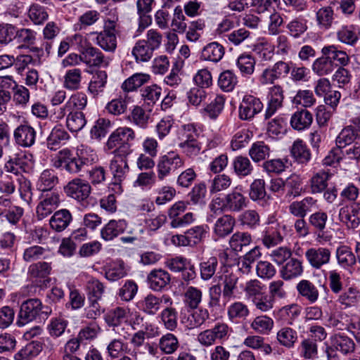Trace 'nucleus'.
<instances>
[{
	"label": "nucleus",
	"instance_id": "1",
	"mask_svg": "<svg viewBox=\"0 0 360 360\" xmlns=\"http://www.w3.org/2000/svg\"><path fill=\"white\" fill-rule=\"evenodd\" d=\"M96 161L94 150L85 148L78 149L75 155L68 148L60 150L55 159L53 166L65 169L70 174H77L85 171Z\"/></svg>",
	"mask_w": 360,
	"mask_h": 360
},
{
	"label": "nucleus",
	"instance_id": "2",
	"mask_svg": "<svg viewBox=\"0 0 360 360\" xmlns=\"http://www.w3.org/2000/svg\"><path fill=\"white\" fill-rule=\"evenodd\" d=\"M51 312V308L44 305L39 299L30 298L20 304L16 323L23 326L32 321L39 323L46 320Z\"/></svg>",
	"mask_w": 360,
	"mask_h": 360
},
{
	"label": "nucleus",
	"instance_id": "3",
	"mask_svg": "<svg viewBox=\"0 0 360 360\" xmlns=\"http://www.w3.org/2000/svg\"><path fill=\"white\" fill-rule=\"evenodd\" d=\"M135 139L134 130L129 127H119L108 137L105 147L108 150H113L114 154L128 155L131 153V142Z\"/></svg>",
	"mask_w": 360,
	"mask_h": 360
},
{
	"label": "nucleus",
	"instance_id": "4",
	"mask_svg": "<svg viewBox=\"0 0 360 360\" xmlns=\"http://www.w3.org/2000/svg\"><path fill=\"white\" fill-rule=\"evenodd\" d=\"M207 225L193 226L185 231L184 234L173 236L172 242L179 246H195L205 239L207 234Z\"/></svg>",
	"mask_w": 360,
	"mask_h": 360
},
{
	"label": "nucleus",
	"instance_id": "5",
	"mask_svg": "<svg viewBox=\"0 0 360 360\" xmlns=\"http://www.w3.org/2000/svg\"><path fill=\"white\" fill-rule=\"evenodd\" d=\"M230 328L226 323H217L212 328L207 329L198 335V341L205 347L214 345L217 340L224 341L229 338Z\"/></svg>",
	"mask_w": 360,
	"mask_h": 360
},
{
	"label": "nucleus",
	"instance_id": "6",
	"mask_svg": "<svg viewBox=\"0 0 360 360\" xmlns=\"http://www.w3.org/2000/svg\"><path fill=\"white\" fill-rule=\"evenodd\" d=\"M183 136L184 140L179 144L182 152L189 158L198 155L202 148L201 143L198 141V135L195 127L193 124L185 125Z\"/></svg>",
	"mask_w": 360,
	"mask_h": 360
},
{
	"label": "nucleus",
	"instance_id": "7",
	"mask_svg": "<svg viewBox=\"0 0 360 360\" xmlns=\"http://www.w3.org/2000/svg\"><path fill=\"white\" fill-rule=\"evenodd\" d=\"M184 164L183 158L174 152H169L162 156L157 165L158 179L162 181L171 172L183 167Z\"/></svg>",
	"mask_w": 360,
	"mask_h": 360
},
{
	"label": "nucleus",
	"instance_id": "8",
	"mask_svg": "<svg viewBox=\"0 0 360 360\" xmlns=\"http://www.w3.org/2000/svg\"><path fill=\"white\" fill-rule=\"evenodd\" d=\"M225 211L238 212L247 206V198L241 193L233 190L223 198H217L212 201Z\"/></svg>",
	"mask_w": 360,
	"mask_h": 360
},
{
	"label": "nucleus",
	"instance_id": "9",
	"mask_svg": "<svg viewBox=\"0 0 360 360\" xmlns=\"http://www.w3.org/2000/svg\"><path fill=\"white\" fill-rule=\"evenodd\" d=\"M90 184L85 180L76 178L64 187L66 195L77 201L86 200L91 193Z\"/></svg>",
	"mask_w": 360,
	"mask_h": 360
},
{
	"label": "nucleus",
	"instance_id": "10",
	"mask_svg": "<svg viewBox=\"0 0 360 360\" xmlns=\"http://www.w3.org/2000/svg\"><path fill=\"white\" fill-rule=\"evenodd\" d=\"M339 220L348 229H355L360 225V202L342 207L339 210Z\"/></svg>",
	"mask_w": 360,
	"mask_h": 360
},
{
	"label": "nucleus",
	"instance_id": "11",
	"mask_svg": "<svg viewBox=\"0 0 360 360\" xmlns=\"http://www.w3.org/2000/svg\"><path fill=\"white\" fill-rule=\"evenodd\" d=\"M263 109V103L259 98L245 95L239 106V117L242 120H251Z\"/></svg>",
	"mask_w": 360,
	"mask_h": 360
},
{
	"label": "nucleus",
	"instance_id": "12",
	"mask_svg": "<svg viewBox=\"0 0 360 360\" xmlns=\"http://www.w3.org/2000/svg\"><path fill=\"white\" fill-rule=\"evenodd\" d=\"M37 131L27 122L18 125L13 131V138L17 145L30 148L36 140Z\"/></svg>",
	"mask_w": 360,
	"mask_h": 360
},
{
	"label": "nucleus",
	"instance_id": "13",
	"mask_svg": "<svg viewBox=\"0 0 360 360\" xmlns=\"http://www.w3.org/2000/svg\"><path fill=\"white\" fill-rule=\"evenodd\" d=\"M114 158L110 162V170L112 174V183L119 185L124 181L129 172L127 155L114 154Z\"/></svg>",
	"mask_w": 360,
	"mask_h": 360
},
{
	"label": "nucleus",
	"instance_id": "14",
	"mask_svg": "<svg viewBox=\"0 0 360 360\" xmlns=\"http://www.w3.org/2000/svg\"><path fill=\"white\" fill-rule=\"evenodd\" d=\"M330 257L331 251L327 248H311L305 252L307 262L315 269H319L323 265L328 264Z\"/></svg>",
	"mask_w": 360,
	"mask_h": 360
},
{
	"label": "nucleus",
	"instance_id": "15",
	"mask_svg": "<svg viewBox=\"0 0 360 360\" xmlns=\"http://www.w3.org/2000/svg\"><path fill=\"white\" fill-rule=\"evenodd\" d=\"M59 195L56 193H47L43 196L36 209V217L42 220L49 216L59 204Z\"/></svg>",
	"mask_w": 360,
	"mask_h": 360
},
{
	"label": "nucleus",
	"instance_id": "16",
	"mask_svg": "<svg viewBox=\"0 0 360 360\" xmlns=\"http://www.w3.org/2000/svg\"><path fill=\"white\" fill-rule=\"evenodd\" d=\"M187 315L181 317L182 324L188 330L198 328L210 319V313L207 309L199 308L191 309Z\"/></svg>",
	"mask_w": 360,
	"mask_h": 360
},
{
	"label": "nucleus",
	"instance_id": "17",
	"mask_svg": "<svg viewBox=\"0 0 360 360\" xmlns=\"http://www.w3.org/2000/svg\"><path fill=\"white\" fill-rule=\"evenodd\" d=\"M284 100L283 88L279 85H274L270 88L269 92V102L265 111V120L273 116L278 109L283 106Z\"/></svg>",
	"mask_w": 360,
	"mask_h": 360
},
{
	"label": "nucleus",
	"instance_id": "18",
	"mask_svg": "<svg viewBox=\"0 0 360 360\" xmlns=\"http://www.w3.org/2000/svg\"><path fill=\"white\" fill-rule=\"evenodd\" d=\"M328 218V214L323 211L316 212L309 216V224L315 230L319 241L323 240L327 242L331 238V236H328L324 231L326 227Z\"/></svg>",
	"mask_w": 360,
	"mask_h": 360
},
{
	"label": "nucleus",
	"instance_id": "19",
	"mask_svg": "<svg viewBox=\"0 0 360 360\" xmlns=\"http://www.w3.org/2000/svg\"><path fill=\"white\" fill-rule=\"evenodd\" d=\"M150 289L154 291H160L167 287L171 281L169 274L161 269L151 271L147 277Z\"/></svg>",
	"mask_w": 360,
	"mask_h": 360
},
{
	"label": "nucleus",
	"instance_id": "20",
	"mask_svg": "<svg viewBox=\"0 0 360 360\" xmlns=\"http://www.w3.org/2000/svg\"><path fill=\"white\" fill-rule=\"evenodd\" d=\"M155 5V0H137V13L139 17V30H143L149 26L152 22L150 13Z\"/></svg>",
	"mask_w": 360,
	"mask_h": 360
},
{
	"label": "nucleus",
	"instance_id": "21",
	"mask_svg": "<svg viewBox=\"0 0 360 360\" xmlns=\"http://www.w3.org/2000/svg\"><path fill=\"white\" fill-rule=\"evenodd\" d=\"M298 295L311 304L315 303L319 297L318 287L309 280L302 279L296 285Z\"/></svg>",
	"mask_w": 360,
	"mask_h": 360
},
{
	"label": "nucleus",
	"instance_id": "22",
	"mask_svg": "<svg viewBox=\"0 0 360 360\" xmlns=\"http://www.w3.org/2000/svg\"><path fill=\"white\" fill-rule=\"evenodd\" d=\"M238 280V276L232 272L226 271L220 276L219 283L217 285H221L222 296L224 300H229L235 297Z\"/></svg>",
	"mask_w": 360,
	"mask_h": 360
},
{
	"label": "nucleus",
	"instance_id": "23",
	"mask_svg": "<svg viewBox=\"0 0 360 360\" xmlns=\"http://www.w3.org/2000/svg\"><path fill=\"white\" fill-rule=\"evenodd\" d=\"M127 226L125 220H110L101 230V238L106 241L112 240L124 233Z\"/></svg>",
	"mask_w": 360,
	"mask_h": 360
},
{
	"label": "nucleus",
	"instance_id": "24",
	"mask_svg": "<svg viewBox=\"0 0 360 360\" xmlns=\"http://www.w3.org/2000/svg\"><path fill=\"white\" fill-rule=\"evenodd\" d=\"M72 221L70 212L66 209L56 211L49 220L51 228L56 232L64 231Z\"/></svg>",
	"mask_w": 360,
	"mask_h": 360
},
{
	"label": "nucleus",
	"instance_id": "25",
	"mask_svg": "<svg viewBox=\"0 0 360 360\" xmlns=\"http://www.w3.org/2000/svg\"><path fill=\"white\" fill-rule=\"evenodd\" d=\"M70 139L69 134L61 124L54 127L46 139L47 147L51 150H56L62 144Z\"/></svg>",
	"mask_w": 360,
	"mask_h": 360
},
{
	"label": "nucleus",
	"instance_id": "26",
	"mask_svg": "<svg viewBox=\"0 0 360 360\" xmlns=\"http://www.w3.org/2000/svg\"><path fill=\"white\" fill-rule=\"evenodd\" d=\"M290 153L299 164L307 165L311 160V152L307 144L302 139L295 140L290 148Z\"/></svg>",
	"mask_w": 360,
	"mask_h": 360
},
{
	"label": "nucleus",
	"instance_id": "27",
	"mask_svg": "<svg viewBox=\"0 0 360 360\" xmlns=\"http://www.w3.org/2000/svg\"><path fill=\"white\" fill-rule=\"evenodd\" d=\"M313 122V115L306 109L298 110L295 112L290 119L292 127L297 131H302L309 128Z\"/></svg>",
	"mask_w": 360,
	"mask_h": 360
},
{
	"label": "nucleus",
	"instance_id": "28",
	"mask_svg": "<svg viewBox=\"0 0 360 360\" xmlns=\"http://www.w3.org/2000/svg\"><path fill=\"white\" fill-rule=\"evenodd\" d=\"M316 200L312 197H306L300 201H294L289 205V212L298 218H304L307 214L315 206Z\"/></svg>",
	"mask_w": 360,
	"mask_h": 360
},
{
	"label": "nucleus",
	"instance_id": "29",
	"mask_svg": "<svg viewBox=\"0 0 360 360\" xmlns=\"http://www.w3.org/2000/svg\"><path fill=\"white\" fill-rule=\"evenodd\" d=\"M91 35H96L94 43L105 51L114 52L117 47V37L115 33L101 31L91 32Z\"/></svg>",
	"mask_w": 360,
	"mask_h": 360
},
{
	"label": "nucleus",
	"instance_id": "30",
	"mask_svg": "<svg viewBox=\"0 0 360 360\" xmlns=\"http://www.w3.org/2000/svg\"><path fill=\"white\" fill-rule=\"evenodd\" d=\"M334 348L337 351H340L343 354H347L354 351L355 344L350 338L340 334H335L332 339L331 347L327 349L328 356H330L329 350Z\"/></svg>",
	"mask_w": 360,
	"mask_h": 360
},
{
	"label": "nucleus",
	"instance_id": "31",
	"mask_svg": "<svg viewBox=\"0 0 360 360\" xmlns=\"http://www.w3.org/2000/svg\"><path fill=\"white\" fill-rule=\"evenodd\" d=\"M302 273L303 266L302 262L293 257L287 260L281 269V275L284 280L297 278L301 276Z\"/></svg>",
	"mask_w": 360,
	"mask_h": 360
},
{
	"label": "nucleus",
	"instance_id": "32",
	"mask_svg": "<svg viewBox=\"0 0 360 360\" xmlns=\"http://www.w3.org/2000/svg\"><path fill=\"white\" fill-rule=\"evenodd\" d=\"M225 53L224 46L218 42H211L206 45L201 52V59L217 63L223 58Z\"/></svg>",
	"mask_w": 360,
	"mask_h": 360
},
{
	"label": "nucleus",
	"instance_id": "33",
	"mask_svg": "<svg viewBox=\"0 0 360 360\" xmlns=\"http://www.w3.org/2000/svg\"><path fill=\"white\" fill-rule=\"evenodd\" d=\"M262 256L261 248L255 246L238 259V266L239 270L243 274H248L254 264Z\"/></svg>",
	"mask_w": 360,
	"mask_h": 360
},
{
	"label": "nucleus",
	"instance_id": "34",
	"mask_svg": "<svg viewBox=\"0 0 360 360\" xmlns=\"http://www.w3.org/2000/svg\"><path fill=\"white\" fill-rule=\"evenodd\" d=\"M302 180L297 174H291L284 179L285 198L290 200L292 198L300 196L302 191Z\"/></svg>",
	"mask_w": 360,
	"mask_h": 360
},
{
	"label": "nucleus",
	"instance_id": "35",
	"mask_svg": "<svg viewBox=\"0 0 360 360\" xmlns=\"http://www.w3.org/2000/svg\"><path fill=\"white\" fill-rule=\"evenodd\" d=\"M252 241V236L248 232L237 231L229 239V245L232 251L238 252L248 246Z\"/></svg>",
	"mask_w": 360,
	"mask_h": 360
},
{
	"label": "nucleus",
	"instance_id": "36",
	"mask_svg": "<svg viewBox=\"0 0 360 360\" xmlns=\"http://www.w3.org/2000/svg\"><path fill=\"white\" fill-rule=\"evenodd\" d=\"M162 300L149 294L137 303L139 309L148 315H155L160 308Z\"/></svg>",
	"mask_w": 360,
	"mask_h": 360
},
{
	"label": "nucleus",
	"instance_id": "37",
	"mask_svg": "<svg viewBox=\"0 0 360 360\" xmlns=\"http://www.w3.org/2000/svg\"><path fill=\"white\" fill-rule=\"evenodd\" d=\"M84 63L89 66H101L103 64L107 65L102 52L92 46L86 47L82 53Z\"/></svg>",
	"mask_w": 360,
	"mask_h": 360
},
{
	"label": "nucleus",
	"instance_id": "38",
	"mask_svg": "<svg viewBox=\"0 0 360 360\" xmlns=\"http://www.w3.org/2000/svg\"><path fill=\"white\" fill-rule=\"evenodd\" d=\"M86 124L84 114L81 111H70L66 118L68 129L72 132L81 131Z\"/></svg>",
	"mask_w": 360,
	"mask_h": 360
},
{
	"label": "nucleus",
	"instance_id": "39",
	"mask_svg": "<svg viewBox=\"0 0 360 360\" xmlns=\"http://www.w3.org/2000/svg\"><path fill=\"white\" fill-rule=\"evenodd\" d=\"M202 292L200 289L189 286L184 294V302L186 307L196 309L202 302Z\"/></svg>",
	"mask_w": 360,
	"mask_h": 360
},
{
	"label": "nucleus",
	"instance_id": "40",
	"mask_svg": "<svg viewBox=\"0 0 360 360\" xmlns=\"http://www.w3.org/2000/svg\"><path fill=\"white\" fill-rule=\"evenodd\" d=\"M58 178L56 173L51 170H44L41 174L37 181V188L41 191H49L58 184Z\"/></svg>",
	"mask_w": 360,
	"mask_h": 360
},
{
	"label": "nucleus",
	"instance_id": "41",
	"mask_svg": "<svg viewBox=\"0 0 360 360\" xmlns=\"http://www.w3.org/2000/svg\"><path fill=\"white\" fill-rule=\"evenodd\" d=\"M25 160L26 156L25 155H15L13 157H10L9 160L5 163L4 168L7 172L18 175L26 170L27 163Z\"/></svg>",
	"mask_w": 360,
	"mask_h": 360
},
{
	"label": "nucleus",
	"instance_id": "42",
	"mask_svg": "<svg viewBox=\"0 0 360 360\" xmlns=\"http://www.w3.org/2000/svg\"><path fill=\"white\" fill-rule=\"evenodd\" d=\"M331 174L325 171L316 173L310 180V187L312 193H322L328 186V181Z\"/></svg>",
	"mask_w": 360,
	"mask_h": 360
},
{
	"label": "nucleus",
	"instance_id": "43",
	"mask_svg": "<svg viewBox=\"0 0 360 360\" xmlns=\"http://www.w3.org/2000/svg\"><path fill=\"white\" fill-rule=\"evenodd\" d=\"M150 75L145 73H135L127 79L122 84V89L125 92L137 89L150 79Z\"/></svg>",
	"mask_w": 360,
	"mask_h": 360
},
{
	"label": "nucleus",
	"instance_id": "44",
	"mask_svg": "<svg viewBox=\"0 0 360 360\" xmlns=\"http://www.w3.org/2000/svg\"><path fill=\"white\" fill-rule=\"evenodd\" d=\"M42 350V344L37 341H32L26 345L14 356L15 360H30Z\"/></svg>",
	"mask_w": 360,
	"mask_h": 360
},
{
	"label": "nucleus",
	"instance_id": "45",
	"mask_svg": "<svg viewBox=\"0 0 360 360\" xmlns=\"http://www.w3.org/2000/svg\"><path fill=\"white\" fill-rule=\"evenodd\" d=\"M234 225V218L230 215H224L217 220L214 231L219 237H224L232 232Z\"/></svg>",
	"mask_w": 360,
	"mask_h": 360
},
{
	"label": "nucleus",
	"instance_id": "46",
	"mask_svg": "<svg viewBox=\"0 0 360 360\" xmlns=\"http://www.w3.org/2000/svg\"><path fill=\"white\" fill-rule=\"evenodd\" d=\"M51 271V263L39 262L31 264L28 268V276L31 278L42 279L49 276Z\"/></svg>",
	"mask_w": 360,
	"mask_h": 360
},
{
	"label": "nucleus",
	"instance_id": "47",
	"mask_svg": "<svg viewBox=\"0 0 360 360\" xmlns=\"http://www.w3.org/2000/svg\"><path fill=\"white\" fill-rule=\"evenodd\" d=\"M158 347L163 353L171 354L177 350L179 342L174 334L168 333L159 339Z\"/></svg>",
	"mask_w": 360,
	"mask_h": 360
},
{
	"label": "nucleus",
	"instance_id": "48",
	"mask_svg": "<svg viewBox=\"0 0 360 360\" xmlns=\"http://www.w3.org/2000/svg\"><path fill=\"white\" fill-rule=\"evenodd\" d=\"M82 81V71L79 68L68 70L65 76L63 86L68 90H77L80 88Z\"/></svg>",
	"mask_w": 360,
	"mask_h": 360
},
{
	"label": "nucleus",
	"instance_id": "49",
	"mask_svg": "<svg viewBox=\"0 0 360 360\" xmlns=\"http://www.w3.org/2000/svg\"><path fill=\"white\" fill-rule=\"evenodd\" d=\"M297 339V331L289 327H283L277 333L278 342L287 348L293 347Z\"/></svg>",
	"mask_w": 360,
	"mask_h": 360
},
{
	"label": "nucleus",
	"instance_id": "50",
	"mask_svg": "<svg viewBox=\"0 0 360 360\" xmlns=\"http://www.w3.org/2000/svg\"><path fill=\"white\" fill-rule=\"evenodd\" d=\"M335 66L328 56L323 55L314 62L312 70L317 75L323 76L330 74Z\"/></svg>",
	"mask_w": 360,
	"mask_h": 360
},
{
	"label": "nucleus",
	"instance_id": "51",
	"mask_svg": "<svg viewBox=\"0 0 360 360\" xmlns=\"http://www.w3.org/2000/svg\"><path fill=\"white\" fill-rule=\"evenodd\" d=\"M232 165L234 172L238 176L244 177L250 175L253 170V166L247 157L241 155L236 157Z\"/></svg>",
	"mask_w": 360,
	"mask_h": 360
},
{
	"label": "nucleus",
	"instance_id": "52",
	"mask_svg": "<svg viewBox=\"0 0 360 360\" xmlns=\"http://www.w3.org/2000/svg\"><path fill=\"white\" fill-rule=\"evenodd\" d=\"M359 32L354 26H344L338 32V39L348 45H354L359 39Z\"/></svg>",
	"mask_w": 360,
	"mask_h": 360
},
{
	"label": "nucleus",
	"instance_id": "53",
	"mask_svg": "<svg viewBox=\"0 0 360 360\" xmlns=\"http://www.w3.org/2000/svg\"><path fill=\"white\" fill-rule=\"evenodd\" d=\"M360 138V134L355 130L352 126H347L345 127L338 137L336 138V143L338 146L342 148L347 145H349L353 143L356 139Z\"/></svg>",
	"mask_w": 360,
	"mask_h": 360
},
{
	"label": "nucleus",
	"instance_id": "54",
	"mask_svg": "<svg viewBox=\"0 0 360 360\" xmlns=\"http://www.w3.org/2000/svg\"><path fill=\"white\" fill-rule=\"evenodd\" d=\"M101 13L96 10H88L82 13L78 18L77 26L79 30H86L99 21Z\"/></svg>",
	"mask_w": 360,
	"mask_h": 360
},
{
	"label": "nucleus",
	"instance_id": "55",
	"mask_svg": "<svg viewBox=\"0 0 360 360\" xmlns=\"http://www.w3.org/2000/svg\"><path fill=\"white\" fill-rule=\"evenodd\" d=\"M270 148L263 141L254 143L249 150V155L255 162H259L269 157Z\"/></svg>",
	"mask_w": 360,
	"mask_h": 360
},
{
	"label": "nucleus",
	"instance_id": "56",
	"mask_svg": "<svg viewBox=\"0 0 360 360\" xmlns=\"http://www.w3.org/2000/svg\"><path fill=\"white\" fill-rule=\"evenodd\" d=\"M274 321L266 315L258 316L251 323V328L261 334L269 333L274 327Z\"/></svg>",
	"mask_w": 360,
	"mask_h": 360
},
{
	"label": "nucleus",
	"instance_id": "57",
	"mask_svg": "<svg viewBox=\"0 0 360 360\" xmlns=\"http://www.w3.org/2000/svg\"><path fill=\"white\" fill-rule=\"evenodd\" d=\"M153 51L144 40H139L133 48L132 54L136 61L147 62L152 58Z\"/></svg>",
	"mask_w": 360,
	"mask_h": 360
},
{
	"label": "nucleus",
	"instance_id": "58",
	"mask_svg": "<svg viewBox=\"0 0 360 360\" xmlns=\"http://www.w3.org/2000/svg\"><path fill=\"white\" fill-rule=\"evenodd\" d=\"M338 264L344 268L353 266L356 263V257L347 246H340L336 250Z\"/></svg>",
	"mask_w": 360,
	"mask_h": 360
},
{
	"label": "nucleus",
	"instance_id": "59",
	"mask_svg": "<svg viewBox=\"0 0 360 360\" xmlns=\"http://www.w3.org/2000/svg\"><path fill=\"white\" fill-rule=\"evenodd\" d=\"M178 313L175 308L166 307L160 313V319L166 329L174 330L177 327Z\"/></svg>",
	"mask_w": 360,
	"mask_h": 360
},
{
	"label": "nucleus",
	"instance_id": "60",
	"mask_svg": "<svg viewBox=\"0 0 360 360\" xmlns=\"http://www.w3.org/2000/svg\"><path fill=\"white\" fill-rule=\"evenodd\" d=\"M28 15L35 25L44 23L49 18L46 8L38 4H33L30 6Z\"/></svg>",
	"mask_w": 360,
	"mask_h": 360
},
{
	"label": "nucleus",
	"instance_id": "61",
	"mask_svg": "<svg viewBox=\"0 0 360 360\" xmlns=\"http://www.w3.org/2000/svg\"><path fill=\"white\" fill-rule=\"evenodd\" d=\"M127 310L122 307L111 309L105 315V321L109 326H118L127 318Z\"/></svg>",
	"mask_w": 360,
	"mask_h": 360
},
{
	"label": "nucleus",
	"instance_id": "62",
	"mask_svg": "<svg viewBox=\"0 0 360 360\" xmlns=\"http://www.w3.org/2000/svg\"><path fill=\"white\" fill-rule=\"evenodd\" d=\"M231 178L225 174H217L212 180L210 181V192L217 193L218 192L226 190L231 185Z\"/></svg>",
	"mask_w": 360,
	"mask_h": 360
},
{
	"label": "nucleus",
	"instance_id": "63",
	"mask_svg": "<svg viewBox=\"0 0 360 360\" xmlns=\"http://www.w3.org/2000/svg\"><path fill=\"white\" fill-rule=\"evenodd\" d=\"M218 266V259L215 257H211L200 264V276L202 280L210 279L216 272Z\"/></svg>",
	"mask_w": 360,
	"mask_h": 360
},
{
	"label": "nucleus",
	"instance_id": "64",
	"mask_svg": "<svg viewBox=\"0 0 360 360\" xmlns=\"http://www.w3.org/2000/svg\"><path fill=\"white\" fill-rule=\"evenodd\" d=\"M237 82V77L231 70H226L221 72L218 79L219 86L226 92L231 91Z\"/></svg>",
	"mask_w": 360,
	"mask_h": 360
}]
</instances>
